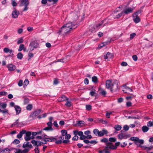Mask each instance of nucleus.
Returning <instances> with one entry per match:
<instances>
[{
	"label": "nucleus",
	"mask_w": 153,
	"mask_h": 153,
	"mask_svg": "<svg viewBox=\"0 0 153 153\" xmlns=\"http://www.w3.org/2000/svg\"><path fill=\"white\" fill-rule=\"evenodd\" d=\"M56 139H57L55 137H51L50 138H45V140H44L42 142H45L46 144V141L50 142H53V141H54L55 140H56Z\"/></svg>",
	"instance_id": "nucleus-17"
},
{
	"label": "nucleus",
	"mask_w": 153,
	"mask_h": 153,
	"mask_svg": "<svg viewBox=\"0 0 153 153\" xmlns=\"http://www.w3.org/2000/svg\"><path fill=\"white\" fill-rule=\"evenodd\" d=\"M32 105L31 104H29L26 107V109L30 111L32 109Z\"/></svg>",
	"instance_id": "nucleus-29"
},
{
	"label": "nucleus",
	"mask_w": 153,
	"mask_h": 153,
	"mask_svg": "<svg viewBox=\"0 0 153 153\" xmlns=\"http://www.w3.org/2000/svg\"><path fill=\"white\" fill-rule=\"evenodd\" d=\"M78 137L77 135H75L74 137L72 138V140H77L78 139Z\"/></svg>",
	"instance_id": "nucleus-64"
},
{
	"label": "nucleus",
	"mask_w": 153,
	"mask_h": 153,
	"mask_svg": "<svg viewBox=\"0 0 153 153\" xmlns=\"http://www.w3.org/2000/svg\"><path fill=\"white\" fill-rule=\"evenodd\" d=\"M106 45L104 43H102L99 45L98 47L97 48V49H100L102 48L103 47L105 46Z\"/></svg>",
	"instance_id": "nucleus-32"
},
{
	"label": "nucleus",
	"mask_w": 153,
	"mask_h": 153,
	"mask_svg": "<svg viewBox=\"0 0 153 153\" xmlns=\"http://www.w3.org/2000/svg\"><path fill=\"white\" fill-rule=\"evenodd\" d=\"M22 147L23 148H25L27 147H28L29 148H32V146L30 143L29 142L27 141L24 143L22 146Z\"/></svg>",
	"instance_id": "nucleus-16"
},
{
	"label": "nucleus",
	"mask_w": 153,
	"mask_h": 153,
	"mask_svg": "<svg viewBox=\"0 0 153 153\" xmlns=\"http://www.w3.org/2000/svg\"><path fill=\"white\" fill-rule=\"evenodd\" d=\"M23 31L22 28H19L17 30V33L19 34H21Z\"/></svg>",
	"instance_id": "nucleus-45"
},
{
	"label": "nucleus",
	"mask_w": 153,
	"mask_h": 153,
	"mask_svg": "<svg viewBox=\"0 0 153 153\" xmlns=\"http://www.w3.org/2000/svg\"><path fill=\"white\" fill-rule=\"evenodd\" d=\"M41 110H39L34 112L33 114H34L35 115H36L39 114Z\"/></svg>",
	"instance_id": "nucleus-52"
},
{
	"label": "nucleus",
	"mask_w": 153,
	"mask_h": 153,
	"mask_svg": "<svg viewBox=\"0 0 153 153\" xmlns=\"http://www.w3.org/2000/svg\"><path fill=\"white\" fill-rule=\"evenodd\" d=\"M128 65L127 63L125 62H123L121 63V65L123 66H126Z\"/></svg>",
	"instance_id": "nucleus-60"
},
{
	"label": "nucleus",
	"mask_w": 153,
	"mask_h": 153,
	"mask_svg": "<svg viewBox=\"0 0 153 153\" xmlns=\"http://www.w3.org/2000/svg\"><path fill=\"white\" fill-rule=\"evenodd\" d=\"M123 91L125 93L128 94L132 93V90L131 89L126 87H124Z\"/></svg>",
	"instance_id": "nucleus-10"
},
{
	"label": "nucleus",
	"mask_w": 153,
	"mask_h": 153,
	"mask_svg": "<svg viewBox=\"0 0 153 153\" xmlns=\"http://www.w3.org/2000/svg\"><path fill=\"white\" fill-rule=\"evenodd\" d=\"M21 6H24L25 7L24 9V11H26L28 9L27 6L29 4V2L28 0H21L20 2Z\"/></svg>",
	"instance_id": "nucleus-5"
},
{
	"label": "nucleus",
	"mask_w": 153,
	"mask_h": 153,
	"mask_svg": "<svg viewBox=\"0 0 153 153\" xmlns=\"http://www.w3.org/2000/svg\"><path fill=\"white\" fill-rule=\"evenodd\" d=\"M7 67L10 71H14L16 69V66L11 64L8 65Z\"/></svg>",
	"instance_id": "nucleus-13"
},
{
	"label": "nucleus",
	"mask_w": 153,
	"mask_h": 153,
	"mask_svg": "<svg viewBox=\"0 0 153 153\" xmlns=\"http://www.w3.org/2000/svg\"><path fill=\"white\" fill-rule=\"evenodd\" d=\"M37 142V147L41 146L42 145V144H45V142H43L41 141H38Z\"/></svg>",
	"instance_id": "nucleus-49"
},
{
	"label": "nucleus",
	"mask_w": 153,
	"mask_h": 153,
	"mask_svg": "<svg viewBox=\"0 0 153 153\" xmlns=\"http://www.w3.org/2000/svg\"><path fill=\"white\" fill-rule=\"evenodd\" d=\"M19 14V11L16 9H14L12 13V16L13 18H17Z\"/></svg>",
	"instance_id": "nucleus-8"
},
{
	"label": "nucleus",
	"mask_w": 153,
	"mask_h": 153,
	"mask_svg": "<svg viewBox=\"0 0 153 153\" xmlns=\"http://www.w3.org/2000/svg\"><path fill=\"white\" fill-rule=\"evenodd\" d=\"M114 128L117 131H119L121 129L122 127L120 126L119 125H117L114 126Z\"/></svg>",
	"instance_id": "nucleus-25"
},
{
	"label": "nucleus",
	"mask_w": 153,
	"mask_h": 153,
	"mask_svg": "<svg viewBox=\"0 0 153 153\" xmlns=\"http://www.w3.org/2000/svg\"><path fill=\"white\" fill-rule=\"evenodd\" d=\"M10 150L8 149H5L2 150L1 153H10Z\"/></svg>",
	"instance_id": "nucleus-26"
},
{
	"label": "nucleus",
	"mask_w": 153,
	"mask_h": 153,
	"mask_svg": "<svg viewBox=\"0 0 153 153\" xmlns=\"http://www.w3.org/2000/svg\"><path fill=\"white\" fill-rule=\"evenodd\" d=\"M86 108L87 110H89L91 109V106L89 105H86Z\"/></svg>",
	"instance_id": "nucleus-58"
},
{
	"label": "nucleus",
	"mask_w": 153,
	"mask_h": 153,
	"mask_svg": "<svg viewBox=\"0 0 153 153\" xmlns=\"http://www.w3.org/2000/svg\"><path fill=\"white\" fill-rule=\"evenodd\" d=\"M105 84L106 88L109 89L111 91L113 90H117L118 88V82L117 80H107Z\"/></svg>",
	"instance_id": "nucleus-2"
},
{
	"label": "nucleus",
	"mask_w": 153,
	"mask_h": 153,
	"mask_svg": "<svg viewBox=\"0 0 153 153\" xmlns=\"http://www.w3.org/2000/svg\"><path fill=\"white\" fill-rule=\"evenodd\" d=\"M123 16H124V15L123 11H122L120 13H119L117 15L116 18L117 19H118Z\"/></svg>",
	"instance_id": "nucleus-36"
},
{
	"label": "nucleus",
	"mask_w": 153,
	"mask_h": 153,
	"mask_svg": "<svg viewBox=\"0 0 153 153\" xmlns=\"http://www.w3.org/2000/svg\"><path fill=\"white\" fill-rule=\"evenodd\" d=\"M62 134V136H64L67 134V131L66 130H62L61 131Z\"/></svg>",
	"instance_id": "nucleus-40"
},
{
	"label": "nucleus",
	"mask_w": 153,
	"mask_h": 153,
	"mask_svg": "<svg viewBox=\"0 0 153 153\" xmlns=\"http://www.w3.org/2000/svg\"><path fill=\"white\" fill-rule=\"evenodd\" d=\"M133 9V8H128L125 9L123 11L125 15V14H127L129 13L132 12Z\"/></svg>",
	"instance_id": "nucleus-12"
},
{
	"label": "nucleus",
	"mask_w": 153,
	"mask_h": 153,
	"mask_svg": "<svg viewBox=\"0 0 153 153\" xmlns=\"http://www.w3.org/2000/svg\"><path fill=\"white\" fill-rule=\"evenodd\" d=\"M99 132V131L97 129H94L93 131L94 134H95L96 135H98Z\"/></svg>",
	"instance_id": "nucleus-43"
},
{
	"label": "nucleus",
	"mask_w": 153,
	"mask_h": 153,
	"mask_svg": "<svg viewBox=\"0 0 153 153\" xmlns=\"http://www.w3.org/2000/svg\"><path fill=\"white\" fill-rule=\"evenodd\" d=\"M26 131L25 130H23L21 131L17 135V137L18 138H20L22 137L23 134L25 133Z\"/></svg>",
	"instance_id": "nucleus-21"
},
{
	"label": "nucleus",
	"mask_w": 153,
	"mask_h": 153,
	"mask_svg": "<svg viewBox=\"0 0 153 153\" xmlns=\"http://www.w3.org/2000/svg\"><path fill=\"white\" fill-rule=\"evenodd\" d=\"M47 124L48 125V127H49L52 128V121H50L49 122L47 123Z\"/></svg>",
	"instance_id": "nucleus-48"
},
{
	"label": "nucleus",
	"mask_w": 153,
	"mask_h": 153,
	"mask_svg": "<svg viewBox=\"0 0 153 153\" xmlns=\"http://www.w3.org/2000/svg\"><path fill=\"white\" fill-rule=\"evenodd\" d=\"M68 99L64 95H63L61 97H59L58 99V100L59 102H62L68 100Z\"/></svg>",
	"instance_id": "nucleus-18"
},
{
	"label": "nucleus",
	"mask_w": 153,
	"mask_h": 153,
	"mask_svg": "<svg viewBox=\"0 0 153 153\" xmlns=\"http://www.w3.org/2000/svg\"><path fill=\"white\" fill-rule=\"evenodd\" d=\"M108 133L107 131L105 130H102V131H99L98 136H102L105 134Z\"/></svg>",
	"instance_id": "nucleus-19"
},
{
	"label": "nucleus",
	"mask_w": 153,
	"mask_h": 153,
	"mask_svg": "<svg viewBox=\"0 0 153 153\" xmlns=\"http://www.w3.org/2000/svg\"><path fill=\"white\" fill-rule=\"evenodd\" d=\"M65 105L68 107H70L71 105V103L70 102L67 100L66 103L65 104Z\"/></svg>",
	"instance_id": "nucleus-41"
},
{
	"label": "nucleus",
	"mask_w": 153,
	"mask_h": 153,
	"mask_svg": "<svg viewBox=\"0 0 153 153\" xmlns=\"http://www.w3.org/2000/svg\"><path fill=\"white\" fill-rule=\"evenodd\" d=\"M130 94L131 95L130 96H128L126 97V99L127 100H131L132 98L134 97V96L132 94V93Z\"/></svg>",
	"instance_id": "nucleus-24"
},
{
	"label": "nucleus",
	"mask_w": 153,
	"mask_h": 153,
	"mask_svg": "<svg viewBox=\"0 0 153 153\" xmlns=\"http://www.w3.org/2000/svg\"><path fill=\"white\" fill-rule=\"evenodd\" d=\"M31 143L33 144L34 146H37V142L35 140L31 141Z\"/></svg>",
	"instance_id": "nucleus-44"
},
{
	"label": "nucleus",
	"mask_w": 153,
	"mask_h": 153,
	"mask_svg": "<svg viewBox=\"0 0 153 153\" xmlns=\"http://www.w3.org/2000/svg\"><path fill=\"white\" fill-rule=\"evenodd\" d=\"M23 55L21 53H18L17 55V57L18 59H21L23 57Z\"/></svg>",
	"instance_id": "nucleus-34"
},
{
	"label": "nucleus",
	"mask_w": 153,
	"mask_h": 153,
	"mask_svg": "<svg viewBox=\"0 0 153 153\" xmlns=\"http://www.w3.org/2000/svg\"><path fill=\"white\" fill-rule=\"evenodd\" d=\"M136 35L135 33H134L131 34L130 35V39H132Z\"/></svg>",
	"instance_id": "nucleus-56"
},
{
	"label": "nucleus",
	"mask_w": 153,
	"mask_h": 153,
	"mask_svg": "<svg viewBox=\"0 0 153 153\" xmlns=\"http://www.w3.org/2000/svg\"><path fill=\"white\" fill-rule=\"evenodd\" d=\"M44 130H46L47 131H52L53 130V129L52 128L49 127H47L43 129Z\"/></svg>",
	"instance_id": "nucleus-31"
},
{
	"label": "nucleus",
	"mask_w": 153,
	"mask_h": 153,
	"mask_svg": "<svg viewBox=\"0 0 153 153\" xmlns=\"http://www.w3.org/2000/svg\"><path fill=\"white\" fill-rule=\"evenodd\" d=\"M92 81L94 82H96L97 81V78L96 76H94L92 77Z\"/></svg>",
	"instance_id": "nucleus-39"
},
{
	"label": "nucleus",
	"mask_w": 153,
	"mask_h": 153,
	"mask_svg": "<svg viewBox=\"0 0 153 153\" xmlns=\"http://www.w3.org/2000/svg\"><path fill=\"white\" fill-rule=\"evenodd\" d=\"M106 146L105 147L106 149H111L114 150L117 149V147L112 145V144L110 142L106 143Z\"/></svg>",
	"instance_id": "nucleus-7"
},
{
	"label": "nucleus",
	"mask_w": 153,
	"mask_h": 153,
	"mask_svg": "<svg viewBox=\"0 0 153 153\" xmlns=\"http://www.w3.org/2000/svg\"><path fill=\"white\" fill-rule=\"evenodd\" d=\"M53 137L57 139L56 140H55V141H55V143L56 144H60L62 142V140H63L64 139V138L62 137Z\"/></svg>",
	"instance_id": "nucleus-15"
},
{
	"label": "nucleus",
	"mask_w": 153,
	"mask_h": 153,
	"mask_svg": "<svg viewBox=\"0 0 153 153\" xmlns=\"http://www.w3.org/2000/svg\"><path fill=\"white\" fill-rule=\"evenodd\" d=\"M153 123L151 121H149L147 124V126H148L151 127L153 125Z\"/></svg>",
	"instance_id": "nucleus-62"
},
{
	"label": "nucleus",
	"mask_w": 153,
	"mask_h": 153,
	"mask_svg": "<svg viewBox=\"0 0 153 153\" xmlns=\"http://www.w3.org/2000/svg\"><path fill=\"white\" fill-rule=\"evenodd\" d=\"M113 111H111L109 112H106V116L108 118H109L110 117V115L112 114Z\"/></svg>",
	"instance_id": "nucleus-33"
},
{
	"label": "nucleus",
	"mask_w": 153,
	"mask_h": 153,
	"mask_svg": "<svg viewBox=\"0 0 153 153\" xmlns=\"http://www.w3.org/2000/svg\"><path fill=\"white\" fill-rule=\"evenodd\" d=\"M132 58L133 59L134 61H136L137 59V56L136 55H133L132 56Z\"/></svg>",
	"instance_id": "nucleus-57"
},
{
	"label": "nucleus",
	"mask_w": 153,
	"mask_h": 153,
	"mask_svg": "<svg viewBox=\"0 0 153 153\" xmlns=\"http://www.w3.org/2000/svg\"><path fill=\"white\" fill-rule=\"evenodd\" d=\"M133 20L135 23H138L140 22V19L139 17L136 13L134 14L133 16Z\"/></svg>",
	"instance_id": "nucleus-14"
},
{
	"label": "nucleus",
	"mask_w": 153,
	"mask_h": 153,
	"mask_svg": "<svg viewBox=\"0 0 153 153\" xmlns=\"http://www.w3.org/2000/svg\"><path fill=\"white\" fill-rule=\"evenodd\" d=\"M143 148H144L146 149L147 151H149L153 149V146H151L150 147L143 146Z\"/></svg>",
	"instance_id": "nucleus-38"
},
{
	"label": "nucleus",
	"mask_w": 153,
	"mask_h": 153,
	"mask_svg": "<svg viewBox=\"0 0 153 153\" xmlns=\"http://www.w3.org/2000/svg\"><path fill=\"white\" fill-rule=\"evenodd\" d=\"M118 137L120 140L122 139H126L129 136L128 135L124 134H120L118 135Z\"/></svg>",
	"instance_id": "nucleus-9"
},
{
	"label": "nucleus",
	"mask_w": 153,
	"mask_h": 153,
	"mask_svg": "<svg viewBox=\"0 0 153 153\" xmlns=\"http://www.w3.org/2000/svg\"><path fill=\"white\" fill-rule=\"evenodd\" d=\"M33 138L34 137H30V136H25V139L26 141H27L29 140L30 139H33Z\"/></svg>",
	"instance_id": "nucleus-28"
},
{
	"label": "nucleus",
	"mask_w": 153,
	"mask_h": 153,
	"mask_svg": "<svg viewBox=\"0 0 153 153\" xmlns=\"http://www.w3.org/2000/svg\"><path fill=\"white\" fill-rule=\"evenodd\" d=\"M116 139L114 138L111 137L109 139V140L111 142H114L116 141Z\"/></svg>",
	"instance_id": "nucleus-47"
},
{
	"label": "nucleus",
	"mask_w": 153,
	"mask_h": 153,
	"mask_svg": "<svg viewBox=\"0 0 153 153\" xmlns=\"http://www.w3.org/2000/svg\"><path fill=\"white\" fill-rule=\"evenodd\" d=\"M101 94L103 95H105L106 94V92L104 90H101L100 92Z\"/></svg>",
	"instance_id": "nucleus-63"
},
{
	"label": "nucleus",
	"mask_w": 153,
	"mask_h": 153,
	"mask_svg": "<svg viewBox=\"0 0 153 153\" xmlns=\"http://www.w3.org/2000/svg\"><path fill=\"white\" fill-rule=\"evenodd\" d=\"M81 140H83L86 138V136L83 134L79 138Z\"/></svg>",
	"instance_id": "nucleus-59"
},
{
	"label": "nucleus",
	"mask_w": 153,
	"mask_h": 153,
	"mask_svg": "<svg viewBox=\"0 0 153 153\" xmlns=\"http://www.w3.org/2000/svg\"><path fill=\"white\" fill-rule=\"evenodd\" d=\"M24 104H27L29 102V100L27 98H25L24 99Z\"/></svg>",
	"instance_id": "nucleus-53"
},
{
	"label": "nucleus",
	"mask_w": 153,
	"mask_h": 153,
	"mask_svg": "<svg viewBox=\"0 0 153 153\" xmlns=\"http://www.w3.org/2000/svg\"><path fill=\"white\" fill-rule=\"evenodd\" d=\"M77 26V25L76 24L72 22H68L61 28L59 32L60 33L66 34L70 33L72 30L76 28Z\"/></svg>",
	"instance_id": "nucleus-1"
},
{
	"label": "nucleus",
	"mask_w": 153,
	"mask_h": 153,
	"mask_svg": "<svg viewBox=\"0 0 153 153\" xmlns=\"http://www.w3.org/2000/svg\"><path fill=\"white\" fill-rule=\"evenodd\" d=\"M123 129L126 131H128L129 128L128 126L127 125H125L123 127Z\"/></svg>",
	"instance_id": "nucleus-50"
},
{
	"label": "nucleus",
	"mask_w": 153,
	"mask_h": 153,
	"mask_svg": "<svg viewBox=\"0 0 153 153\" xmlns=\"http://www.w3.org/2000/svg\"><path fill=\"white\" fill-rule=\"evenodd\" d=\"M130 140L134 141L135 144L140 147L143 148V146H141L144 143V140H143L139 139V138L137 137H131L130 138Z\"/></svg>",
	"instance_id": "nucleus-3"
},
{
	"label": "nucleus",
	"mask_w": 153,
	"mask_h": 153,
	"mask_svg": "<svg viewBox=\"0 0 153 153\" xmlns=\"http://www.w3.org/2000/svg\"><path fill=\"white\" fill-rule=\"evenodd\" d=\"M101 142L104 143H108V139L106 138H104L101 140Z\"/></svg>",
	"instance_id": "nucleus-55"
},
{
	"label": "nucleus",
	"mask_w": 153,
	"mask_h": 153,
	"mask_svg": "<svg viewBox=\"0 0 153 153\" xmlns=\"http://www.w3.org/2000/svg\"><path fill=\"white\" fill-rule=\"evenodd\" d=\"M14 153H23V151L20 149H16Z\"/></svg>",
	"instance_id": "nucleus-42"
},
{
	"label": "nucleus",
	"mask_w": 153,
	"mask_h": 153,
	"mask_svg": "<svg viewBox=\"0 0 153 153\" xmlns=\"http://www.w3.org/2000/svg\"><path fill=\"white\" fill-rule=\"evenodd\" d=\"M24 48V45L23 44H21L18 49L19 51H21Z\"/></svg>",
	"instance_id": "nucleus-35"
},
{
	"label": "nucleus",
	"mask_w": 153,
	"mask_h": 153,
	"mask_svg": "<svg viewBox=\"0 0 153 153\" xmlns=\"http://www.w3.org/2000/svg\"><path fill=\"white\" fill-rule=\"evenodd\" d=\"M14 108L16 114H18L20 113L21 109L20 106L18 105H16L15 106Z\"/></svg>",
	"instance_id": "nucleus-20"
},
{
	"label": "nucleus",
	"mask_w": 153,
	"mask_h": 153,
	"mask_svg": "<svg viewBox=\"0 0 153 153\" xmlns=\"http://www.w3.org/2000/svg\"><path fill=\"white\" fill-rule=\"evenodd\" d=\"M90 94L91 96H96L97 95V94L96 92V91L95 90H91L90 92Z\"/></svg>",
	"instance_id": "nucleus-23"
},
{
	"label": "nucleus",
	"mask_w": 153,
	"mask_h": 153,
	"mask_svg": "<svg viewBox=\"0 0 153 153\" xmlns=\"http://www.w3.org/2000/svg\"><path fill=\"white\" fill-rule=\"evenodd\" d=\"M7 105L5 103H2L0 102V112H1L3 114L8 113V110L5 108L7 107Z\"/></svg>",
	"instance_id": "nucleus-4"
},
{
	"label": "nucleus",
	"mask_w": 153,
	"mask_h": 153,
	"mask_svg": "<svg viewBox=\"0 0 153 153\" xmlns=\"http://www.w3.org/2000/svg\"><path fill=\"white\" fill-rule=\"evenodd\" d=\"M4 51L6 53H7L10 52V53H11L12 52V50H10L8 48H5L3 49Z\"/></svg>",
	"instance_id": "nucleus-22"
},
{
	"label": "nucleus",
	"mask_w": 153,
	"mask_h": 153,
	"mask_svg": "<svg viewBox=\"0 0 153 153\" xmlns=\"http://www.w3.org/2000/svg\"><path fill=\"white\" fill-rule=\"evenodd\" d=\"M27 30L29 32H31L33 30V28L32 27H28L27 28Z\"/></svg>",
	"instance_id": "nucleus-54"
},
{
	"label": "nucleus",
	"mask_w": 153,
	"mask_h": 153,
	"mask_svg": "<svg viewBox=\"0 0 153 153\" xmlns=\"http://www.w3.org/2000/svg\"><path fill=\"white\" fill-rule=\"evenodd\" d=\"M20 143V141L18 139H15L13 142V143L14 144H18Z\"/></svg>",
	"instance_id": "nucleus-51"
},
{
	"label": "nucleus",
	"mask_w": 153,
	"mask_h": 153,
	"mask_svg": "<svg viewBox=\"0 0 153 153\" xmlns=\"http://www.w3.org/2000/svg\"><path fill=\"white\" fill-rule=\"evenodd\" d=\"M41 131L37 132H34L32 133V134L33 136H36L38 134H41Z\"/></svg>",
	"instance_id": "nucleus-46"
},
{
	"label": "nucleus",
	"mask_w": 153,
	"mask_h": 153,
	"mask_svg": "<svg viewBox=\"0 0 153 153\" xmlns=\"http://www.w3.org/2000/svg\"><path fill=\"white\" fill-rule=\"evenodd\" d=\"M38 45L36 42H33L31 43L29 46V48L30 51H33L34 48H36L37 47Z\"/></svg>",
	"instance_id": "nucleus-6"
},
{
	"label": "nucleus",
	"mask_w": 153,
	"mask_h": 153,
	"mask_svg": "<svg viewBox=\"0 0 153 153\" xmlns=\"http://www.w3.org/2000/svg\"><path fill=\"white\" fill-rule=\"evenodd\" d=\"M23 40L22 38H19L18 39V41L17 42V43L18 44H19L21 43H22L23 42Z\"/></svg>",
	"instance_id": "nucleus-37"
},
{
	"label": "nucleus",
	"mask_w": 153,
	"mask_h": 153,
	"mask_svg": "<svg viewBox=\"0 0 153 153\" xmlns=\"http://www.w3.org/2000/svg\"><path fill=\"white\" fill-rule=\"evenodd\" d=\"M104 57L105 59L108 60L111 59H112L113 57V55L112 53L108 52L106 55L104 56Z\"/></svg>",
	"instance_id": "nucleus-11"
},
{
	"label": "nucleus",
	"mask_w": 153,
	"mask_h": 153,
	"mask_svg": "<svg viewBox=\"0 0 153 153\" xmlns=\"http://www.w3.org/2000/svg\"><path fill=\"white\" fill-rule=\"evenodd\" d=\"M84 123V122L83 121H79L76 122V125L79 126H81V124H83Z\"/></svg>",
	"instance_id": "nucleus-30"
},
{
	"label": "nucleus",
	"mask_w": 153,
	"mask_h": 153,
	"mask_svg": "<svg viewBox=\"0 0 153 153\" xmlns=\"http://www.w3.org/2000/svg\"><path fill=\"white\" fill-rule=\"evenodd\" d=\"M149 129V128L146 126H144L142 127V130L144 132H147Z\"/></svg>",
	"instance_id": "nucleus-27"
},
{
	"label": "nucleus",
	"mask_w": 153,
	"mask_h": 153,
	"mask_svg": "<svg viewBox=\"0 0 153 153\" xmlns=\"http://www.w3.org/2000/svg\"><path fill=\"white\" fill-rule=\"evenodd\" d=\"M23 84V81L22 80H20L19 83H18V85L20 87Z\"/></svg>",
	"instance_id": "nucleus-61"
}]
</instances>
